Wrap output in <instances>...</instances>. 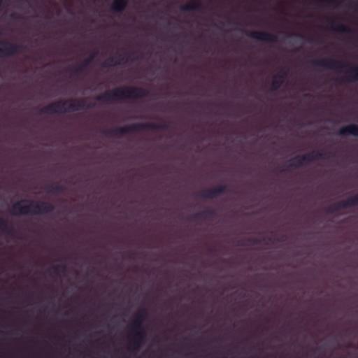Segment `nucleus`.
<instances>
[{
  "label": "nucleus",
  "mask_w": 358,
  "mask_h": 358,
  "mask_svg": "<svg viewBox=\"0 0 358 358\" xmlns=\"http://www.w3.org/2000/svg\"><path fill=\"white\" fill-rule=\"evenodd\" d=\"M95 103L86 99H71L59 100L51 103L41 110L45 114H62L66 112H74L82 110H89L94 107Z\"/></svg>",
  "instance_id": "1"
},
{
  "label": "nucleus",
  "mask_w": 358,
  "mask_h": 358,
  "mask_svg": "<svg viewBox=\"0 0 358 358\" xmlns=\"http://www.w3.org/2000/svg\"><path fill=\"white\" fill-rule=\"evenodd\" d=\"M312 64L341 73L343 79L349 83L358 82V66L329 58L313 60Z\"/></svg>",
  "instance_id": "2"
},
{
  "label": "nucleus",
  "mask_w": 358,
  "mask_h": 358,
  "mask_svg": "<svg viewBox=\"0 0 358 358\" xmlns=\"http://www.w3.org/2000/svg\"><path fill=\"white\" fill-rule=\"evenodd\" d=\"M147 315L148 311L145 308L140 309L134 315L130 326V330L134 335L128 343V350L131 352L138 350L145 340L146 332L143 327V322Z\"/></svg>",
  "instance_id": "3"
},
{
  "label": "nucleus",
  "mask_w": 358,
  "mask_h": 358,
  "mask_svg": "<svg viewBox=\"0 0 358 358\" xmlns=\"http://www.w3.org/2000/svg\"><path fill=\"white\" fill-rule=\"evenodd\" d=\"M169 127L167 124H156L152 122L136 123L123 127H118L106 130L105 134L122 136L129 133L139 132L143 130H166Z\"/></svg>",
  "instance_id": "4"
},
{
  "label": "nucleus",
  "mask_w": 358,
  "mask_h": 358,
  "mask_svg": "<svg viewBox=\"0 0 358 358\" xmlns=\"http://www.w3.org/2000/svg\"><path fill=\"white\" fill-rule=\"evenodd\" d=\"M333 156L331 153L324 150H314L306 155H297L289 159L286 164V169H281L280 172L288 171L290 169H296L305 164L319 159H327Z\"/></svg>",
  "instance_id": "5"
},
{
  "label": "nucleus",
  "mask_w": 358,
  "mask_h": 358,
  "mask_svg": "<svg viewBox=\"0 0 358 358\" xmlns=\"http://www.w3.org/2000/svg\"><path fill=\"white\" fill-rule=\"evenodd\" d=\"M27 205H22L20 215H35L51 213L54 210L53 204L47 201H35L33 200H22Z\"/></svg>",
  "instance_id": "6"
},
{
  "label": "nucleus",
  "mask_w": 358,
  "mask_h": 358,
  "mask_svg": "<svg viewBox=\"0 0 358 358\" xmlns=\"http://www.w3.org/2000/svg\"><path fill=\"white\" fill-rule=\"evenodd\" d=\"M24 49L21 45L9 41H0V58L10 57Z\"/></svg>",
  "instance_id": "7"
},
{
  "label": "nucleus",
  "mask_w": 358,
  "mask_h": 358,
  "mask_svg": "<svg viewBox=\"0 0 358 358\" xmlns=\"http://www.w3.org/2000/svg\"><path fill=\"white\" fill-rule=\"evenodd\" d=\"M98 55L97 52L91 53L87 58L79 64L71 67L69 71L72 76H78L82 75L88 66L92 63L94 59Z\"/></svg>",
  "instance_id": "8"
},
{
  "label": "nucleus",
  "mask_w": 358,
  "mask_h": 358,
  "mask_svg": "<svg viewBox=\"0 0 358 358\" xmlns=\"http://www.w3.org/2000/svg\"><path fill=\"white\" fill-rule=\"evenodd\" d=\"M288 73V69L286 67H280L272 77L273 87L270 90H280V87L287 79Z\"/></svg>",
  "instance_id": "9"
},
{
  "label": "nucleus",
  "mask_w": 358,
  "mask_h": 358,
  "mask_svg": "<svg viewBox=\"0 0 358 358\" xmlns=\"http://www.w3.org/2000/svg\"><path fill=\"white\" fill-rule=\"evenodd\" d=\"M245 34L250 37L259 41L270 43H275L278 41V37L275 34L268 32L253 31Z\"/></svg>",
  "instance_id": "10"
},
{
  "label": "nucleus",
  "mask_w": 358,
  "mask_h": 358,
  "mask_svg": "<svg viewBox=\"0 0 358 358\" xmlns=\"http://www.w3.org/2000/svg\"><path fill=\"white\" fill-rule=\"evenodd\" d=\"M227 191L226 185H220L217 187L206 189L201 194V196L205 199H213L225 193Z\"/></svg>",
  "instance_id": "11"
},
{
  "label": "nucleus",
  "mask_w": 358,
  "mask_h": 358,
  "mask_svg": "<svg viewBox=\"0 0 358 358\" xmlns=\"http://www.w3.org/2000/svg\"><path fill=\"white\" fill-rule=\"evenodd\" d=\"M331 30L343 34H351L352 30L337 20H327Z\"/></svg>",
  "instance_id": "12"
},
{
  "label": "nucleus",
  "mask_w": 358,
  "mask_h": 358,
  "mask_svg": "<svg viewBox=\"0 0 358 358\" xmlns=\"http://www.w3.org/2000/svg\"><path fill=\"white\" fill-rule=\"evenodd\" d=\"M339 136L351 135L353 136H358V125L356 124H350L341 127L338 131Z\"/></svg>",
  "instance_id": "13"
},
{
  "label": "nucleus",
  "mask_w": 358,
  "mask_h": 358,
  "mask_svg": "<svg viewBox=\"0 0 358 358\" xmlns=\"http://www.w3.org/2000/svg\"><path fill=\"white\" fill-rule=\"evenodd\" d=\"M216 215V211L213 209L206 208V210L199 212L194 215H192V218L196 219H201V220H207L211 219Z\"/></svg>",
  "instance_id": "14"
},
{
  "label": "nucleus",
  "mask_w": 358,
  "mask_h": 358,
  "mask_svg": "<svg viewBox=\"0 0 358 358\" xmlns=\"http://www.w3.org/2000/svg\"><path fill=\"white\" fill-rule=\"evenodd\" d=\"M128 0H113L111 10L115 13H122L127 7Z\"/></svg>",
  "instance_id": "15"
},
{
  "label": "nucleus",
  "mask_w": 358,
  "mask_h": 358,
  "mask_svg": "<svg viewBox=\"0 0 358 358\" xmlns=\"http://www.w3.org/2000/svg\"><path fill=\"white\" fill-rule=\"evenodd\" d=\"M0 231L10 236H13L15 233L13 227L11 225H10L5 220L1 217Z\"/></svg>",
  "instance_id": "16"
},
{
  "label": "nucleus",
  "mask_w": 358,
  "mask_h": 358,
  "mask_svg": "<svg viewBox=\"0 0 358 358\" xmlns=\"http://www.w3.org/2000/svg\"><path fill=\"white\" fill-rule=\"evenodd\" d=\"M110 66H115L127 62L128 59L123 57L122 55H118L117 57H110L108 58Z\"/></svg>",
  "instance_id": "17"
},
{
  "label": "nucleus",
  "mask_w": 358,
  "mask_h": 358,
  "mask_svg": "<svg viewBox=\"0 0 358 358\" xmlns=\"http://www.w3.org/2000/svg\"><path fill=\"white\" fill-rule=\"evenodd\" d=\"M201 8V3L199 1H194L191 3H188L180 7L182 11H193L198 10Z\"/></svg>",
  "instance_id": "18"
},
{
  "label": "nucleus",
  "mask_w": 358,
  "mask_h": 358,
  "mask_svg": "<svg viewBox=\"0 0 358 358\" xmlns=\"http://www.w3.org/2000/svg\"><path fill=\"white\" fill-rule=\"evenodd\" d=\"M66 190V187L63 185L56 184L47 187L46 191L52 194H61Z\"/></svg>",
  "instance_id": "19"
},
{
  "label": "nucleus",
  "mask_w": 358,
  "mask_h": 358,
  "mask_svg": "<svg viewBox=\"0 0 358 358\" xmlns=\"http://www.w3.org/2000/svg\"><path fill=\"white\" fill-rule=\"evenodd\" d=\"M121 92L122 95L127 96H143L147 94L146 92H149L150 91H118Z\"/></svg>",
  "instance_id": "20"
},
{
  "label": "nucleus",
  "mask_w": 358,
  "mask_h": 358,
  "mask_svg": "<svg viewBox=\"0 0 358 358\" xmlns=\"http://www.w3.org/2000/svg\"><path fill=\"white\" fill-rule=\"evenodd\" d=\"M22 203H24L22 201L16 202L11 207L10 213L13 215H20V208H22Z\"/></svg>",
  "instance_id": "21"
},
{
  "label": "nucleus",
  "mask_w": 358,
  "mask_h": 358,
  "mask_svg": "<svg viewBox=\"0 0 358 358\" xmlns=\"http://www.w3.org/2000/svg\"><path fill=\"white\" fill-rule=\"evenodd\" d=\"M350 203L351 202L350 201V198H348L346 200L340 201L337 203H338V207L339 208V209L341 210L342 209H345V208L352 207Z\"/></svg>",
  "instance_id": "22"
},
{
  "label": "nucleus",
  "mask_w": 358,
  "mask_h": 358,
  "mask_svg": "<svg viewBox=\"0 0 358 358\" xmlns=\"http://www.w3.org/2000/svg\"><path fill=\"white\" fill-rule=\"evenodd\" d=\"M338 203H335L331 206H329L327 210L328 213H334L340 210L339 208L338 207Z\"/></svg>",
  "instance_id": "23"
},
{
  "label": "nucleus",
  "mask_w": 358,
  "mask_h": 358,
  "mask_svg": "<svg viewBox=\"0 0 358 358\" xmlns=\"http://www.w3.org/2000/svg\"><path fill=\"white\" fill-rule=\"evenodd\" d=\"M66 269V266L64 265L62 266H52L51 268V274L52 275H57L59 270H61L64 271Z\"/></svg>",
  "instance_id": "24"
},
{
  "label": "nucleus",
  "mask_w": 358,
  "mask_h": 358,
  "mask_svg": "<svg viewBox=\"0 0 358 358\" xmlns=\"http://www.w3.org/2000/svg\"><path fill=\"white\" fill-rule=\"evenodd\" d=\"M349 198L352 207L358 205V193L355 196H350Z\"/></svg>",
  "instance_id": "25"
},
{
  "label": "nucleus",
  "mask_w": 358,
  "mask_h": 358,
  "mask_svg": "<svg viewBox=\"0 0 358 358\" xmlns=\"http://www.w3.org/2000/svg\"><path fill=\"white\" fill-rule=\"evenodd\" d=\"M112 90H143V89L138 88V87H125L113 88Z\"/></svg>",
  "instance_id": "26"
},
{
  "label": "nucleus",
  "mask_w": 358,
  "mask_h": 358,
  "mask_svg": "<svg viewBox=\"0 0 358 358\" xmlns=\"http://www.w3.org/2000/svg\"><path fill=\"white\" fill-rule=\"evenodd\" d=\"M101 66L103 67V68H109V67H111L110 66V64H109V62L108 60V59H106L101 64Z\"/></svg>",
  "instance_id": "27"
},
{
  "label": "nucleus",
  "mask_w": 358,
  "mask_h": 358,
  "mask_svg": "<svg viewBox=\"0 0 358 358\" xmlns=\"http://www.w3.org/2000/svg\"><path fill=\"white\" fill-rule=\"evenodd\" d=\"M287 36H297V37H299L301 38H304V36L301 35V34H286Z\"/></svg>",
  "instance_id": "28"
},
{
  "label": "nucleus",
  "mask_w": 358,
  "mask_h": 358,
  "mask_svg": "<svg viewBox=\"0 0 358 358\" xmlns=\"http://www.w3.org/2000/svg\"><path fill=\"white\" fill-rule=\"evenodd\" d=\"M248 241L254 244L259 243L261 242L260 240L256 238H250Z\"/></svg>",
  "instance_id": "29"
},
{
  "label": "nucleus",
  "mask_w": 358,
  "mask_h": 358,
  "mask_svg": "<svg viewBox=\"0 0 358 358\" xmlns=\"http://www.w3.org/2000/svg\"><path fill=\"white\" fill-rule=\"evenodd\" d=\"M10 17H11L12 19H17V18H18V15H17V14H16V13H12V14L10 15Z\"/></svg>",
  "instance_id": "30"
},
{
  "label": "nucleus",
  "mask_w": 358,
  "mask_h": 358,
  "mask_svg": "<svg viewBox=\"0 0 358 358\" xmlns=\"http://www.w3.org/2000/svg\"><path fill=\"white\" fill-rule=\"evenodd\" d=\"M285 236H282L280 238L277 239L278 241H285Z\"/></svg>",
  "instance_id": "31"
},
{
  "label": "nucleus",
  "mask_w": 358,
  "mask_h": 358,
  "mask_svg": "<svg viewBox=\"0 0 358 358\" xmlns=\"http://www.w3.org/2000/svg\"><path fill=\"white\" fill-rule=\"evenodd\" d=\"M135 55H136V53H135V52H132V53H131V55H132V56H134ZM136 59H137V57H134L131 59H132V60H136Z\"/></svg>",
  "instance_id": "32"
},
{
  "label": "nucleus",
  "mask_w": 358,
  "mask_h": 358,
  "mask_svg": "<svg viewBox=\"0 0 358 358\" xmlns=\"http://www.w3.org/2000/svg\"><path fill=\"white\" fill-rule=\"evenodd\" d=\"M87 90H90L91 89H90V88H88Z\"/></svg>",
  "instance_id": "33"
},
{
  "label": "nucleus",
  "mask_w": 358,
  "mask_h": 358,
  "mask_svg": "<svg viewBox=\"0 0 358 358\" xmlns=\"http://www.w3.org/2000/svg\"><path fill=\"white\" fill-rule=\"evenodd\" d=\"M302 90H305L306 89H305V88H303Z\"/></svg>",
  "instance_id": "34"
}]
</instances>
